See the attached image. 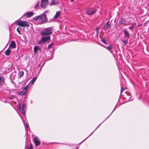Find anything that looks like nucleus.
Listing matches in <instances>:
<instances>
[{"mask_svg":"<svg viewBox=\"0 0 149 149\" xmlns=\"http://www.w3.org/2000/svg\"><path fill=\"white\" fill-rule=\"evenodd\" d=\"M33 19L35 21H37L38 24H41L45 23L47 22V15H41L37 17H34Z\"/></svg>","mask_w":149,"mask_h":149,"instance_id":"nucleus-1","label":"nucleus"},{"mask_svg":"<svg viewBox=\"0 0 149 149\" xmlns=\"http://www.w3.org/2000/svg\"><path fill=\"white\" fill-rule=\"evenodd\" d=\"M53 28L52 26L46 28L45 30L41 32V35L42 36H48L53 32Z\"/></svg>","mask_w":149,"mask_h":149,"instance_id":"nucleus-2","label":"nucleus"},{"mask_svg":"<svg viewBox=\"0 0 149 149\" xmlns=\"http://www.w3.org/2000/svg\"><path fill=\"white\" fill-rule=\"evenodd\" d=\"M50 39V36L42 37L41 38V39L38 42L39 44H45L47 41Z\"/></svg>","mask_w":149,"mask_h":149,"instance_id":"nucleus-3","label":"nucleus"},{"mask_svg":"<svg viewBox=\"0 0 149 149\" xmlns=\"http://www.w3.org/2000/svg\"><path fill=\"white\" fill-rule=\"evenodd\" d=\"M17 25L21 27H28L29 26V25L27 24V22L22 21H18L17 23Z\"/></svg>","mask_w":149,"mask_h":149,"instance_id":"nucleus-4","label":"nucleus"},{"mask_svg":"<svg viewBox=\"0 0 149 149\" xmlns=\"http://www.w3.org/2000/svg\"><path fill=\"white\" fill-rule=\"evenodd\" d=\"M96 12L95 9L93 8L88 9L86 11V13L88 15H91L94 14Z\"/></svg>","mask_w":149,"mask_h":149,"instance_id":"nucleus-5","label":"nucleus"},{"mask_svg":"<svg viewBox=\"0 0 149 149\" xmlns=\"http://www.w3.org/2000/svg\"><path fill=\"white\" fill-rule=\"evenodd\" d=\"M26 105L25 104H23L21 108V106L19 105V109L22 113L24 115L25 114V111L26 109Z\"/></svg>","mask_w":149,"mask_h":149,"instance_id":"nucleus-6","label":"nucleus"},{"mask_svg":"<svg viewBox=\"0 0 149 149\" xmlns=\"http://www.w3.org/2000/svg\"><path fill=\"white\" fill-rule=\"evenodd\" d=\"M48 4V0H42L41 1V6L43 8H45L47 5Z\"/></svg>","mask_w":149,"mask_h":149,"instance_id":"nucleus-7","label":"nucleus"},{"mask_svg":"<svg viewBox=\"0 0 149 149\" xmlns=\"http://www.w3.org/2000/svg\"><path fill=\"white\" fill-rule=\"evenodd\" d=\"M33 142L35 143L36 146H38L40 145L41 143L40 141L36 136L34 138L33 140Z\"/></svg>","mask_w":149,"mask_h":149,"instance_id":"nucleus-8","label":"nucleus"},{"mask_svg":"<svg viewBox=\"0 0 149 149\" xmlns=\"http://www.w3.org/2000/svg\"><path fill=\"white\" fill-rule=\"evenodd\" d=\"M16 45L15 42L13 41H11V43L9 46V48L11 49H14L16 48Z\"/></svg>","mask_w":149,"mask_h":149,"instance_id":"nucleus-9","label":"nucleus"},{"mask_svg":"<svg viewBox=\"0 0 149 149\" xmlns=\"http://www.w3.org/2000/svg\"><path fill=\"white\" fill-rule=\"evenodd\" d=\"M111 26V24L109 23V22H108L104 25L102 29H107L110 28Z\"/></svg>","mask_w":149,"mask_h":149,"instance_id":"nucleus-10","label":"nucleus"},{"mask_svg":"<svg viewBox=\"0 0 149 149\" xmlns=\"http://www.w3.org/2000/svg\"><path fill=\"white\" fill-rule=\"evenodd\" d=\"M123 33L126 38H128L130 37L129 33L125 29L123 30Z\"/></svg>","mask_w":149,"mask_h":149,"instance_id":"nucleus-11","label":"nucleus"},{"mask_svg":"<svg viewBox=\"0 0 149 149\" xmlns=\"http://www.w3.org/2000/svg\"><path fill=\"white\" fill-rule=\"evenodd\" d=\"M34 14V13L32 12H29L26 14V17H29L32 16Z\"/></svg>","mask_w":149,"mask_h":149,"instance_id":"nucleus-12","label":"nucleus"},{"mask_svg":"<svg viewBox=\"0 0 149 149\" xmlns=\"http://www.w3.org/2000/svg\"><path fill=\"white\" fill-rule=\"evenodd\" d=\"M27 91L24 89H23L22 90L19 92L18 93V94L19 95H24L26 93Z\"/></svg>","mask_w":149,"mask_h":149,"instance_id":"nucleus-13","label":"nucleus"},{"mask_svg":"<svg viewBox=\"0 0 149 149\" xmlns=\"http://www.w3.org/2000/svg\"><path fill=\"white\" fill-rule=\"evenodd\" d=\"M125 22L126 21L125 20L122 18H120L119 19V24L120 25L124 24L125 23Z\"/></svg>","mask_w":149,"mask_h":149,"instance_id":"nucleus-14","label":"nucleus"},{"mask_svg":"<svg viewBox=\"0 0 149 149\" xmlns=\"http://www.w3.org/2000/svg\"><path fill=\"white\" fill-rule=\"evenodd\" d=\"M4 83V80L3 78L1 77H0V85H3Z\"/></svg>","mask_w":149,"mask_h":149,"instance_id":"nucleus-15","label":"nucleus"},{"mask_svg":"<svg viewBox=\"0 0 149 149\" xmlns=\"http://www.w3.org/2000/svg\"><path fill=\"white\" fill-rule=\"evenodd\" d=\"M40 49L39 47L38 46H35L34 48V53H36L38 51L40 50Z\"/></svg>","mask_w":149,"mask_h":149,"instance_id":"nucleus-16","label":"nucleus"},{"mask_svg":"<svg viewBox=\"0 0 149 149\" xmlns=\"http://www.w3.org/2000/svg\"><path fill=\"white\" fill-rule=\"evenodd\" d=\"M11 52L10 50L9 49V48L6 50L5 52V54L6 56H9L10 55Z\"/></svg>","mask_w":149,"mask_h":149,"instance_id":"nucleus-17","label":"nucleus"},{"mask_svg":"<svg viewBox=\"0 0 149 149\" xmlns=\"http://www.w3.org/2000/svg\"><path fill=\"white\" fill-rule=\"evenodd\" d=\"M37 79V77H35L33 78L31 81L30 82V83L31 84H33L34 83L35 81H36Z\"/></svg>","mask_w":149,"mask_h":149,"instance_id":"nucleus-18","label":"nucleus"},{"mask_svg":"<svg viewBox=\"0 0 149 149\" xmlns=\"http://www.w3.org/2000/svg\"><path fill=\"white\" fill-rule=\"evenodd\" d=\"M60 14V11H58L56 12V14L55 15V16H54V18H57L59 16Z\"/></svg>","mask_w":149,"mask_h":149,"instance_id":"nucleus-19","label":"nucleus"},{"mask_svg":"<svg viewBox=\"0 0 149 149\" xmlns=\"http://www.w3.org/2000/svg\"><path fill=\"white\" fill-rule=\"evenodd\" d=\"M107 50H111L113 48V45H110L108 47H104Z\"/></svg>","mask_w":149,"mask_h":149,"instance_id":"nucleus-20","label":"nucleus"},{"mask_svg":"<svg viewBox=\"0 0 149 149\" xmlns=\"http://www.w3.org/2000/svg\"><path fill=\"white\" fill-rule=\"evenodd\" d=\"M101 41L104 43V44H107V42L105 40V39L104 38H101Z\"/></svg>","mask_w":149,"mask_h":149,"instance_id":"nucleus-21","label":"nucleus"},{"mask_svg":"<svg viewBox=\"0 0 149 149\" xmlns=\"http://www.w3.org/2000/svg\"><path fill=\"white\" fill-rule=\"evenodd\" d=\"M135 25H135H134V24H133L132 26L129 27V29L132 31L133 29H134V26Z\"/></svg>","mask_w":149,"mask_h":149,"instance_id":"nucleus-22","label":"nucleus"},{"mask_svg":"<svg viewBox=\"0 0 149 149\" xmlns=\"http://www.w3.org/2000/svg\"><path fill=\"white\" fill-rule=\"evenodd\" d=\"M122 40L123 42V43L124 44V45H126L127 44L128 41V39H126L125 40Z\"/></svg>","mask_w":149,"mask_h":149,"instance_id":"nucleus-23","label":"nucleus"},{"mask_svg":"<svg viewBox=\"0 0 149 149\" xmlns=\"http://www.w3.org/2000/svg\"><path fill=\"white\" fill-rule=\"evenodd\" d=\"M39 3H40L39 1H38L37 2L36 5L35 6V7H34L35 9H36L38 7V6L39 5Z\"/></svg>","mask_w":149,"mask_h":149,"instance_id":"nucleus-24","label":"nucleus"},{"mask_svg":"<svg viewBox=\"0 0 149 149\" xmlns=\"http://www.w3.org/2000/svg\"><path fill=\"white\" fill-rule=\"evenodd\" d=\"M56 4V3H55V1H54L53 0H52V1L50 3V5L51 6V5H55Z\"/></svg>","mask_w":149,"mask_h":149,"instance_id":"nucleus-25","label":"nucleus"},{"mask_svg":"<svg viewBox=\"0 0 149 149\" xmlns=\"http://www.w3.org/2000/svg\"><path fill=\"white\" fill-rule=\"evenodd\" d=\"M53 43H52L50 44L47 47L48 49H50L51 47L53 45Z\"/></svg>","mask_w":149,"mask_h":149,"instance_id":"nucleus-26","label":"nucleus"},{"mask_svg":"<svg viewBox=\"0 0 149 149\" xmlns=\"http://www.w3.org/2000/svg\"><path fill=\"white\" fill-rule=\"evenodd\" d=\"M49 12L50 11L49 10H47L44 12L43 15H46L47 13H49Z\"/></svg>","mask_w":149,"mask_h":149,"instance_id":"nucleus-27","label":"nucleus"},{"mask_svg":"<svg viewBox=\"0 0 149 149\" xmlns=\"http://www.w3.org/2000/svg\"><path fill=\"white\" fill-rule=\"evenodd\" d=\"M126 89V88L125 87H123V88H121V91H120V93H121V94L125 90V89Z\"/></svg>","mask_w":149,"mask_h":149,"instance_id":"nucleus-28","label":"nucleus"},{"mask_svg":"<svg viewBox=\"0 0 149 149\" xmlns=\"http://www.w3.org/2000/svg\"><path fill=\"white\" fill-rule=\"evenodd\" d=\"M28 149H33V147L31 143L30 144L29 147L28 148Z\"/></svg>","mask_w":149,"mask_h":149,"instance_id":"nucleus-29","label":"nucleus"},{"mask_svg":"<svg viewBox=\"0 0 149 149\" xmlns=\"http://www.w3.org/2000/svg\"><path fill=\"white\" fill-rule=\"evenodd\" d=\"M28 84L26 85L23 89L27 91V89L28 88Z\"/></svg>","mask_w":149,"mask_h":149,"instance_id":"nucleus-30","label":"nucleus"},{"mask_svg":"<svg viewBox=\"0 0 149 149\" xmlns=\"http://www.w3.org/2000/svg\"><path fill=\"white\" fill-rule=\"evenodd\" d=\"M28 84L26 85L23 89L27 91V89L28 88Z\"/></svg>","mask_w":149,"mask_h":149,"instance_id":"nucleus-31","label":"nucleus"},{"mask_svg":"<svg viewBox=\"0 0 149 149\" xmlns=\"http://www.w3.org/2000/svg\"><path fill=\"white\" fill-rule=\"evenodd\" d=\"M24 74V72L23 71H22L20 73V76L22 77Z\"/></svg>","mask_w":149,"mask_h":149,"instance_id":"nucleus-32","label":"nucleus"},{"mask_svg":"<svg viewBox=\"0 0 149 149\" xmlns=\"http://www.w3.org/2000/svg\"><path fill=\"white\" fill-rule=\"evenodd\" d=\"M100 29V27H97L96 28L95 30L96 31V32H99V30Z\"/></svg>","mask_w":149,"mask_h":149,"instance_id":"nucleus-33","label":"nucleus"},{"mask_svg":"<svg viewBox=\"0 0 149 149\" xmlns=\"http://www.w3.org/2000/svg\"><path fill=\"white\" fill-rule=\"evenodd\" d=\"M17 31L18 32V33H19L20 32V31L19 30L18 28H17Z\"/></svg>","mask_w":149,"mask_h":149,"instance_id":"nucleus-34","label":"nucleus"},{"mask_svg":"<svg viewBox=\"0 0 149 149\" xmlns=\"http://www.w3.org/2000/svg\"><path fill=\"white\" fill-rule=\"evenodd\" d=\"M14 97L13 96H12V97H9V100H11L12 99H13L14 98Z\"/></svg>","mask_w":149,"mask_h":149,"instance_id":"nucleus-35","label":"nucleus"},{"mask_svg":"<svg viewBox=\"0 0 149 149\" xmlns=\"http://www.w3.org/2000/svg\"><path fill=\"white\" fill-rule=\"evenodd\" d=\"M99 32H96V35L97 36V37H98V36L99 35Z\"/></svg>","mask_w":149,"mask_h":149,"instance_id":"nucleus-36","label":"nucleus"},{"mask_svg":"<svg viewBox=\"0 0 149 149\" xmlns=\"http://www.w3.org/2000/svg\"><path fill=\"white\" fill-rule=\"evenodd\" d=\"M76 149H79V147H77L76 148Z\"/></svg>","mask_w":149,"mask_h":149,"instance_id":"nucleus-37","label":"nucleus"},{"mask_svg":"<svg viewBox=\"0 0 149 149\" xmlns=\"http://www.w3.org/2000/svg\"><path fill=\"white\" fill-rule=\"evenodd\" d=\"M71 2H73L74 1V0H71Z\"/></svg>","mask_w":149,"mask_h":149,"instance_id":"nucleus-38","label":"nucleus"},{"mask_svg":"<svg viewBox=\"0 0 149 149\" xmlns=\"http://www.w3.org/2000/svg\"><path fill=\"white\" fill-rule=\"evenodd\" d=\"M114 109H113V111L114 110Z\"/></svg>","mask_w":149,"mask_h":149,"instance_id":"nucleus-39","label":"nucleus"}]
</instances>
